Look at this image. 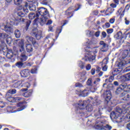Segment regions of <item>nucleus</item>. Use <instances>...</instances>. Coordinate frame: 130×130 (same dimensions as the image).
<instances>
[{
  "label": "nucleus",
  "mask_w": 130,
  "mask_h": 130,
  "mask_svg": "<svg viewBox=\"0 0 130 130\" xmlns=\"http://www.w3.org/2000/svg\"><path fill=\"white\" fill-rule=\"evenodd\" d=\"M94 127L95 129L98 130L112 129V126L108 124H106V120H105V119H103L102 118L99 117H98L96 120Z\"/></svg>",
  "instance_id": "f257e3e1"
},
{
  "label": "nucleus",
  "mask_w": 130,
  "mask_h": 130,
  "mask_svg": "<svg viewBox=\"0 0 130 130\" xmlns=\"http://www.w3.org/2000/svg\"><path fill=\"white\" fill-rule=\"evenodd\" d=\"M116 95H118L120 98H122L121 100L123 101H128L130 100V93H126L122 88L117 87L115 91Z\"/></svg>",
  "instance_id": "f03ea898"
},
{
  "label": "nucleus",
  "mask_w": 130,
  "mask_h": 130,
  "mask_svg": "<svg viewBox=\"0 0 130 130\" xmlns=\"http://www.w3.org/2000/svg\"><path fill=\"white\" fill-rule=\"evenodd\" d=\"M18 46L20 47L19 51L21 52L20 56V61H26L28 59V56L26 55V51H25V43L24 40L22 39L18 43Z\"/></svg>",
  "instance_id": "7ed1b4c3"
},
{
  "label": "nucleus",
  "mask_w": 130,
  "mask_h": 130,
  "mask_svg": "<svg viewBox=\"0 0 130 130\" xmlns=\"http://www.w3.org/2000/svg\"><path fill=\"white\" fill-rule=\"evenodd\" d=\"M104 96L105 97L104 101L105 108H110L112 105V102H111V91L110 90L105 91Z\"/></svg>",
  "instance_id": "20e7f679"
},
{
  "label": "nucleus",
  "mask_w": 130,
  "mask_h": 130,
  "mask_svg": "<svg viewBox=\"0 0 130 130\" xmlns=\"http://www.w3.org/2000/svg\"><path fill=\"white\" fill-rule=\"evenodd\" d=\"M119 113V114H118ZM122 113V109L117 108L116 112L113 111L110 114V117L112 119H116L117 122H121V119H122L120 115Z\"/></svg>",
  "instance_id": "39448f33"
},
{
  "label": "nucleus",
  "mask_w": 130,
  "mask_h": 130,
  "mask_svg": "<svg viewBox=\"0 0 130 130\" xmlns=\"http://www.w3.org/2000/svg\"><path fill=\"white\" fill-rule=\"evenodd\" d=\"M77 104L78 106L76 110V113L78 114L79 116H85L86 113L81 111L83 109H85L86 106L85 105V101L83 102L82 100H79V103Z\"/></svg>",
  "instance_id": "423d86ee"
},
{
  "label": "nucleus",
  "mask_w": 130,
  "mask_h": 130,
  "mask_svg": "<svg viewBox=\"0 0 130 130\" xmlns=\"http://www.w3.org/2000/svg\"><path fill=\"white\" fill-rule=\"evenodd\" d=\"M30 35L35 37L37 40H40L42 38V31L38 30L37 28H35L31 31Z\"/></svg>",
  "instance_id": "0eeeda50"
},
{
  "label": "nucleus",
  "mask_w": 130,
  "mask_h": 130,
  "mask_svg": "<svg viewBox=\"0 0 130 130\" xmlns=\"http://www.w3.org/2000/svg\"><path fill=\"white\" fill-rule=\"evenodd\" d=\"M25 39L26 41L29 43V44H31L33 45L34 47L37 49L38 47L39 46V43L36 41V39L34 38L31 36H26L25 37Z\"/></svg>",
  "instance_id": "6e6552de"
},
{
  "label": "nucleus",
  "mask_w": 130,
  "mask_h": 130,
  "mask_svg": "<svg viewBox=\"0 0 130 130\" xmlns=\"http://www.w3.org/2000/svg\"><path fill=\"white\" fill-rule=\"evenodd\" d=\"M24 4L25 8H23V12L22 11H19L17 13V17H19V18L25 17V15H27V13H29V10L27 8L29 6V3L28 2H25Z\"/></svg>",
  "instance_id": "1a4fd4ad"
},
{
  "label": "nucleus",
  "mask_w": 130,
  "mask_h": 130,
  "mask_svg": "<svg viewBox=\"0 0 130 130\" xmlns=\"http://www.w3.org/2000/svg\"><path fill=\"white\" fill-rule=\"evenodd\" d=\"M78 7L74 9L72 12L68 11L66 10L64 12V16H66L67 19H70L74 16V14H75V12H77V11H79V9H81V7L82 6L81 5H77Z\"/></svg>",
  "instance_id": "9d476101"
},
{
  "label": "nucleus",
  "mask_w": 130,
  "mask_h": 130,
  "mask_svg": "<svg viewBox=\"0 0 130 130\" xmlns=\"http://www.w3.org/2000/svg\"><path fill=\"white\" fill-rule=\"evenodd\" d=\"M17 21L19 22H22V23H24L25 21V26L24 27V29L25 31H27L28 29H29V27H30V25H31V23H32V21L30 20L25 19L23 18H17Z\"/></svg>",
  "instance_id": "9b49d317"
},
{
  "label": "nucleus",
  "mask_w": 130,
  "mask_h": 130,
  "mask_svg": "<svg viewBox=\"0 0 130 130\" xmlns=\"http://www.w3.org/2000/svg\"><path fill=\"white\" fill-rule=\"evenodd\" d=\"M38 12L39 15L42 17H45L49 15V12H48V10H47V9L44 7L39 8L38 9Z\"/></svg>",
  "instance_id": "f8f14e48"
},
{
  "label": "nucleus",
  "mask_w": 130,
  "mask_h": 130,
  "mask_svg": "<svg viewBox=\"0 0 130 130\" xmlns=\"http://www.w3.org/2000/svg\"><path fill=\"white\" fill-rule=\"evenodd\" d=\"M20 92H25L23 94V96L25 98H29L32 96V93H33V90L30 89L28 90V88H22L20 90Z\"/></svg>",
  "instance_id": "ddd939ff"
},
{
  "label": "nucleus",
  "mask_w": 130,
  "mask_h": 130,
  "mask_svg": "<svg viewBox=\"0 0 130 130\" xmlns=\"http://www.w3.org/2000/svg\"><path fill=\"white\" fill-rule=\"evenodd\" d=\"M96 47L93 48H91L90 47H86L85 48V51L88 52L89 54H93V55H96V53L98 52V50L96 49Z\"/></svg>",
  "instance_id": "4468645a"
},
{
  "label": "nucleus",
  "mask_w": 130,
  "mask_h": 130,
  "mask_svg": "<svg viewBox=\"0 0 130 130\" xmlns=\"http://www.w3.org/2000/svg\"><path fill=\"white\" fill-rule=\"evenodd\" d=\"M23 86H24L23 85V82L22 81H18L11 84V87L14 89H21Z\"/></svg>",
  "instance_id": "2eb2a0df"
},
{
  "label": "nucleus",
  "mask_w": 130,
  "mask_h": 130,
  "mask_svg": "<svg viewBox=\"0 0 130 130\" xmlns=\"http://www.w3.org/2000/svg\"><path fill=\"white\" fill-rule=\"evenodd\" d=\"M100 45L101 46V50L102 52H106L108 50V45L105 43L104 41H100Z\"/></svg>",
  "instance_id": "dca6fc26"
},
{
  "label": "nucleus",
  "mask_w": 130,
  "mask_h": 130,
  "mask_svg": "<svg viewBox=\"0 0 130 130\" xmlns=\"http://www.w3.org/2000/svg\"><path fill=\"white\" fill-rule=\"evenodd\" d=\"M27 102H19L18 104H17V106L19 107L18 108L17 111H22V110H24L26 107H27Z\"/></svg>",
  "instance_id": "f3484780"
},
{
  "label": "nucleus",
  "mask_w": 130,
  "mask_h": 130,
  "mask_svg": "<svg viewBox=\"0 0 130 130\" xmlns=\"http://www.w3.org/2000/svg\"><path fill=\"white\" fill-rule=\"evenodd\" d=\"M21 77L22 78H27L30 76V70L29 69H24L20 72Z\"/></svg>",
  "instance_id": "a211bd4d"
},
{
  "label": "nucleus",
  "mask_w": 130,
  "mask_h": 130,
  "mask_svg": "<svg viewBox=\"0 0 130 130\" xmlns=\"http://www.w3.org/2000/svg\"><path fill=\"white\" fill-rule=\"evenodd\" d=\"M96 58V55H91V54H87L85 56V61H93Z\"/></svg>",
  "instance_id": "6ab92c4d"
},
{
  "label": "nucleus",
  "mask_w": 130,
  "mask_h": 130,
  "mask_svg": "<svg viewBox=\"0 0 130 130\" xmlns=\"http://www.w3.org/2000/svg\"><path fill=\"white\" fill-rule=\"evenodd\" d=\"M20 99L21 98L19 97L14 98L13 96H8L7 98V100H8L9 102H11L12 103L19 102Z\"/></svg>",
  "instance_id": "aec40b11"
},
{
  "label": "nucleus",
  "mask_w": 130,
  "mask_h": 130,
  "mask_svg": "<svg viewBox=\"0 0 130 130\" xmlns=\"http://www.w3.org/2000/svg\"><path fill=\"white\" fill-rule=\"evenodd\" d=\"M4 31L6 32V33H13L14 32V28L12 26H10L7 25H4Z\"/></svg>",
  "instance_id": "412c9836"
},
{
  "label": "nucleus",
  "mask_w": 130,
  "mask_h": 130,
  "mask_svg": "<svg viewBox=\"0 0 130 130\" xmlns=\"http://www.w3.org/2000/svg\"><path fill=\"white\" fill-rule=\"evenodd\" d=\"M25 49L28 53H31V52H33V46L31 44H27L25 45Z\"/></svg>",
  "instance_id": "4be33fe9"
},
{
  "label": "nucleus",
  "mask_w": 130,
  "mask_h": 130,
  "mask_svg": "<svg viewBox=\"0 0 130 130\" xmlns=\"http://www.w3.org/2000/svg\"><path fill=\"white\" fill-rule=\"evenodd\" d=\"M13 56H14V52H13V50L10 49H8L6 54V57L8 59H11Z\"/></svg>",
  "instance_id": "5701e85b"
},
{
  "label": "nucleus",
  "mask_w": 130,
  "mask_h": 130,
  "mask_svg": "<svg viewBox=\"0 0 130 130\" xmlns=\"http://www.w3.org/2000/svg\"><path fill=\"white\" fill-rule=\"evenodd\" d=\"M117 13H118V15L120 16V18L121 19V18H123V16H124V13H125V11L123 10V7H121L117 11Z\"/></svg>",
  "instance_id": "b1692460"
},
{
  "label": "nucleus",
  "mask_w": 130,
  "mask_h": 130,
  "mask_svg": "<svg viewBox=\"0 0 130 130\" xmlns=\"http://www.w3.org/2000/svg\"><path fill=\"white\" fill-rule=\"evenodd\" d=\"M122 59H124L126 57H130V53L128 50H125L123 51L121 55Z\"/></svg>",
  "instance_id": "393cba45"
},
{
  "label": "nucleus",
  "mask_w": 130,
  "mask_h": 130,
  "mask_svg": "<svg viewBox=\"0 0 130 130\" xmlns=\"http://www.w3.org/2000/svg\"><path fill=\"white\" fill-rule=\"evenodd\" d=\"M130 80V73L125 74L122 76L121 81L126 82V81Z\"/></svg>",
  "instance_id": "a878e982"
},
{
  "label": "nucleus",
  "mask_w": 130,
  "mask_h": 130,
  "mask_svg": "<svg viewBox=\"0 0 130 130\" xmlns=\"http://www.w3.org/2000/svg\"><path fill=\"white\" fill-rule=\"evenodd\" d=\"M28 18L29 20H34L36 18H39V14L38 13H34L32 12H30L28 15Z\"/></svg>",
  "instance_id": "bb28decb"
},
{
  "label": "nucleus",
  "mask_w": 130,
  "mask_h": 130,
  "mask_svg": "<svg viewBox=\"0 0 130 130\" xmlns=\"http://www.w3.org/2000/svg\"><path fill=\"white\" fill-rule=\"evenodd\" d=\"M13 0H6V2L7 4H10L12 3ZM23 2V0H14V4L16 6H20L21 4H22V2Z\"/></svg>",
  "instance_id": "cd10ccee"
},
{
  "label": "nucleus",
  "mask_w": 130,
  "mask_h": 130,
  "mask_svg": "<svg viewBox=\"0 0 130 130\" xmlns=\"http://www.w3.org/2000/svg\"><path fill=\"white\" fill-rule=\"evenodd\" d=\"M47 19H48V18H47V16H43L42 18L40 19V24H41L42 26H43V25L46 24Z\"/></svg>",
  "instance_id": "c85d7f7f"
},
{
  "label": "nucleus",
  "mask_w": 130,
  "mask_h": 130,
  "mask_svg": "<svg viewBox=\"0 0 130 130\" xmlns=\"http://www.w3.org/2000/svg\"><path fill=\"white\" fill-rule=\"evenodd\" d=\"M120 70V68H114L113 71L112 72V75L114 76L118 75V74H120V72H121V71Z\"/></svg>",
  "instance_id": "c756f323"
},
{
  "label": "nucleus",
  "mask_w": 130,
  "mask_h": 130,
  "mask_svg": "<svg viewBox=\"0 0 130 130\" xmlns=\"http://www.w3.org/2000/svg\"><path fill=\"white\" fill-rule=\"evenodd\" d=\"M86 74L84 73H81V77L80 78V82H81L82 83H84L85 81H86Z\"/></svg>",
  "instance_id": "7c9ffc66"
},
{
  "label": "nucleus",
  "mask_w": 130,
  "mask_h": 130,
  "mask_svg": "<svg viewBox=\"0 0 130 130\" xmlns=\"http://www.w3.org/2000/svg\"><path fill=\"white\" fill-rule=\"evenodd\" d=\"M98 43L97 39L92 38L89 42L88 45H95Z\"/></svg>",
  "instance_id": "2f4dec72"
},
{
  "label": "nucleus",
  "mask_w": 130,
  "mask_h": 130,
  "mask_svg": "<svg viewBox=\"0 0 130 130\" xmlns=\"http://www.w3.org/2000/svg\"><path fill=\"white\" fill-rule=\"evenodd\" d=\"M35 3H32L31 4H30L28 3V9L30 10V11H36V6L34 5Z\"/></svg>",
  "instance_id": "473e14b6"
},
{
  "label": "nucleus",
  "mask_w": 130,
  "mask_h": 130,
  "mask_svg": "<svg viewBox=\"0 0 130 130\" xmlns=\"http://www.w3.org/2000/svg\"><path fill=\"white\" fill-rule=\"evenodd\" d=\"M117 39H120L121 40L123 39V36L122 35V32L119 31L116 35Z\"/></svg>",
  "instance_id": "72a5a7b5"
},
{
  "label": "nucleus",
  "mask_w": 130,
  "mask_h": 130,
  "mask_svg": "<svg viewBox=\"0 0 130 130\" xmlns=\"http://www.w3.org/2000/svg\"><path fill=\"white\" fill-rule=\"evenodd\" d=\"M86 110L88 111V112H91V111H93V105L91 104H88L86 106Z\"/></svg>",
  "instance_id": "f704fd0d"
},
{
  "label": "nucleus",
  "mask_w": 130,
  "mask_h": 130,
  "mask_svg": "<svg viewBox=\"0 0 130 130\" xmlns=\"http://www.w3.org/2000/svg\"><path fill=\"white\" fill-rule=\"evenodd\" d=\"M14 35L16 38H20L21 37V31L19 29H16L15 30Z\"/></svg>",
  "instance_id": "c9c22d12"
},
{
  "label": "nucleus",
  "mask_w": 130,
  "mask_h": 130,
  "mask_svg": "<svg viewBox=\"0 0 130 130\" xmlns=\"http://www.w3.org/2000/svg\"><path fill=\"white\" fill-rule=\"evenodd\" d=\"M81 95L83 97H86L89 95V90L84 89L81 92Z\"/></svg>",
  "instance_id": "e433bc0d"
},
{
  "label": "nucleus",
  "mask_w": 130,
  "mask_h": 130,
  "mask_svg": "<svg viewBox=\"0 0 130 130\" xmlns=\"http://www.w3.org/2000/svg\"><path fill=\"white\" fill-rule=\"evenodd\" d=\"M23 61H19V62H17L16 63V67H17L18 68H23V67H24V63H23Z\"/></svg>",
  "instance_id": "4c0bfd02"
},
{
  "label": "nucleus",
  "mask_w": 130,
  "mask_h": 130,
  "mask_svg": "<svg viewBox=\"0 0 130 130\" xmlns=\"http://www.w3.org/2000/svg\"><path fill=\"white\" fill-rule=\"evenodd\" d=\"M109 59V58L108 57H106L102 61V66L106 65L107 63H108V60Z\"/></svg>",
  "instance_id": "58836bf2"
},
{
  "label": "nucleus",
  "mask_w": 130,
  "mask_h": 130,
  "mask_svg": "<svg viewBox=\"0 0 130 130\" xmlns=\"http://www.w3.org/2000/svg\"><path fill=\"white\" fill-rule=\"evenodd\" d=\"M130 106V103H126L122 105V108L123 109H127V108H129Z\"/></svg>",
  "instance_id": "ea45409f"
},
{
  "label": "nucleus",
  "mask_w": 130,
  "mask_h": 130,
  "mask_svg": "<svg viewBox=\"0 0 130 130\" xmlns=\"http://www.w3.org/2000/svg\"><path fill=\"white\" fill-rule=\"evenodd\" d=\"M37 71H38V68L36 67L31 69L30 73L32 74H37Z\"/></svg>",
  "instance_id": "a19ab883"
},
{
  "label": "nucleus",
  "mask_w": 130,
  "mask_h": 130,
  "mask_svg": "<svg viewBox=\"0 0 130 130\" xmlns=\"http://www.w3.org/2000/svg\"><path fill=\"white\" fill-rule=\"evenodd\" d=\"M127 86V84L126 83H123L119 86V87L122 88L123 90H124V89H126Z\"/></svg>",
  "instance_id": "79ce46f5"
},
{
  "label": "nucleus",
  "mask_w": 130,
  "mask_h": 130,
  "mask_svg": "<svg viewBox=\"0 0 130 130\" xmlns=\"http://www.w3.org/2000/svg\"><path fill=\"white\" fill-rule=\"evenodd\" d=\"M94 116L95 117H97V116H101V114L100 113V110H95L94 113Z\"/></svg>",
  "instance_id": "37998d69"
},
{
  "label": "nucleus",
  "mask_w": 130,
  "mask_h": 130,
  "mask_svg": "<svg viewBox=\"0 0 130 130\" xmlns=\"http://www.w3.org/2000/svg\"><path fill=\"white\" fill-rule=\"evenodd\" d=\"M8 93L14 95V94H16V93H17V90L16 89H11L8 90Z\"/></svg>",
  "instance_id": "c03bdc74"
},
{
  "label": "nucleus",
  "mask_w": 130,
  "mask_h": 130,
  "mask_svg": "<svg viewBox=\"0 0 130 130\" xmlns=\"http://www.w3.org/2000/svg\"><path fill=\"white\" fill-rule=\"evenodd\" d=\"M78 66L80 69H83L85 68V62L80 61Z\"/></svg>",
  "instance_id": "a18cd8bd"
},
{
  "label": "nucleus",
  "mask_w": 130,
  "mask_h": 130,
  "mask_svg": "<svg viewBox=\"0 0 130 130\" xmlns=\"http://www.w3.org/2000/svg\"><path fill=\"white\" fill-rule=\"evenodd\" d=\"M86 84L87 86L92 87V78H89L87 81Z\"/></svg>",
  "instance_id": "49530a36"
},
{
  "label": "nucleus",
  "mask_w": 130,
  "mask_h": 130,
  "mask_svg": "<svg viewBox=\"0 0 130 130\" xmlns=\"http://www.w3.org/2000/svg\"><path fill=\"white\" fill-rule=\"evenodd\" d=\"M62 30V29L61 28H57L56 31V33H57V34H58V35L56 36V39H57V38L58 37V36L61 32Z\"/></svg>",
  "instance_id": "de8ad7c7"
},
{
  "label": "nucleus",
  "mask_w": 130,
  "mask_h": 130,
  "mask_svg": "<svg viewBox=\"0 0 130 130\" xmlns=\"http://www.w3.org/2000/svg\"><path fill=\"white\" fill-rule=\"evenodd\" d=\"M8 35L6 33H0V39H5Z\"/></svg>",
  "instance_id": "09e8293b"
},
{
  "label": "nucleus",
  "mask_w": 130,
  "mask_h": 130,
  "mask_svg": "<svg viewBox=\"0 0 130 130\" xmlns=\"http://www.w3.org/2000/svg\"><path fill=\"white\" fill-rule=\"evenodd\" d=\"M75 87H76V88H82L83 86L81 83L77 82L75 84Z\"/></svg>",
  "instance_id": "8fccbe9b"
},
{
  "label": "nucleus",
  "mask_w": 130,
  "mask_h": 130,
  "mask_svg": "<svg viewBox=\"0 0 130 130\" xmlns=\"http://www.w3.org/2000/svg\"><path fill=\"white\" fill-rule=\"evenodd\" d=\"M24 67H31L32 66V63L30 62H24Z\"/></svg>",
  "instance_id": "3c124183"
},
{
  "label": "nucleus",
  "mask_w": 130,
  "mask_h": 130,
  "mask_svg": "<svg viewBox=\"0 0 130 130\" xmlns=\"http://www.w3.org/2000/svg\"><path fill=\"white\" fill-rule=\"evenodd\" d=\"M113 32V28H108L107 29V33L108 34H111Z\"/></svg>",
  "instance_id": "603ef678"
},
{
  "label": "nucleus",
  "mask_w": 130,
  "mask_h": 130,
  "mask_svg": "<svg viewBox=\"0 0 130 130\" xmlns=\"http://www.w3.org/2000/svg\"><path fill=\"white\" fill-rule=\"evenodd\" d=\"M6 106V103L3 101H0V107L1 108H4Z\"/></svg>",
  "instance_id": "864d4df0"
},
{
  "label": "nucleus",
  "mask_w": 130,
  "mask_h": 130,
  "mask_svg": "<svg viewBox=\"0 0 130 130\" xmlns=\"http://www.w3.org/2000/svg\"><path fill=\"white\" fill-rule=\"evenodd\" d=\"M114 22H115V17H114L113 18L110 19L109 23H110V24H114Z\"/></svg>",
  "instance_id": "5fc2aeb1"
},
{
  "label": "nucleus",
  "mask_w": 130,
  "mask_h": 130,
  "mask_svg": "<svg viewBox=\"0 0 130 130\" xmlns=\"http://www.w3.org/2000/svg\"><path fill=\"white\" fill-rule=\"evenodd\" d=\"M129 8H130V4H127L124 9V12H125V11H128L129 10Z\"/></svg>",
  "instance_id": "6e6d98bb"
},
{
  "label": "nucleus",
  "mask_w": 130,
  "mask_h": 130,
  "mask_svg": "<svg viewBox=\"0 0 130 130\" xmlns=\"http://www.w3.org/2000/svg\"><path fill=\"white\" fill-rule=\"evenodd\" d=\"M42 5H45V6H47L48 5V0H43L41 2Z\"/></svg>",
  "instance_id": "4d7b16f0"
},
{
  "label": "nucleus",
  "mask_w": 130,
  "mask_h": 130,
  "mask_svg": "<svg viewBox=\"0 0 130 130\" xmlns=\"http://www.w3.org/2000/svg\"><path fill=\"white\" fill-rule=\"evenodd\" d=\"M113 80H114V76H110L109 78V83H112Z\"/></svg>",
  "instance_id": "13d9d810"
},
{
  "label": "nucleus",
  "mask_w": 130,
  "mask_h": 130,
  "mask_svg": "<svg viewBox=\"0 0 130 130\" xmlns=\"http://www.w3.org/2000/svg\"><path fill=\"white\" fill-rule=\"evenodd\" d=\"M24 8H25V5L23 6H22V5H20L18 7H17V10L18 11H21V10H24Z\"/></svg>",
  "instance_id": "bf43d9fd"
},
{
  "label": "nucleus",
  "mask_w": 130,
  "mask_h": 130,
  "mask_svg": "<svg viewBox=\"0 0 130 130\" xmlns=\"http://www.w3.org/2000/svg\"><path fill=\"white\" fill-rule=\"evenodd\" d=\"M107 69H108V66L107 65H103V72H106L107 71Z\"/></svg>",
  "instance_id": "052dcab7"
},
{
  "label": "nucleus",
  "mask_w": 130,
  "mask_h": 130,
  "mask_svg": "<svg viewBox=\"0 0 130 130\" xmlns=\"http://www.w3.org/2000/svg\"><path fill=\"white\" fill-rule=\"evenodd\" d=\"M91 67L90 64H87L85 67L86 71H90V70H91Z\"/></svg>",
  "instance_id": "680f3d73"
},
{
  "label": "nucleus",
  "mask_w": 130,
  "mask_h": 130,
  "mask_svg": "<svg viewBox=\"0 0 130 130\" xmlns=\"http://www.w3.org/2000/svg\"><path fill=\"white\" fill-rule=\"evenodd\" d=\"M96 72V69L95 68H93L90 71V73L91 74V75L93 76L94 75H95V73Z\"/></svg>",
  "instance_id": "e2e57ef3"
},
{
  "label": "nucleus",
  "mask_w": 130,
  "mask_h": 130,
  "mask_svg": "<svg viewBox=\"0 0 130 130\" xmlns=\"http://www.w3.org/2000/svg\"><path fill=\"white\" fill-rule=\"evenodd\" d=\"M100 71H101V68H100L98 66H96V70H95L96 72V73H99V72H100Z\"/></svg>",
  "instance_id": "0e129e2a"
},
{
  "label": "nucleus",
  "mask_w": 130,
  "mask_h": 130,
  "mask_svg": "<svg viewBox=\"0 0 130 130\" xmlns=\"http://www.w3.org/2000/svg\"><path fill=\"white\" fill-rule=\"evenodd\" d=\"M110 7H111V8H113V9H114L115 8H116V7H117V4H115V3H111L110 4Z\"/></svg>",
  "instance_id": "69168bd1"
},
{
  "label": "nucleus",
  "mask_w": 130,
  "mask_h": 130,
  "mask_svg": "<svg viewBox=\"0 0 130 130\" xmlns=\"http://www.w3.org/2000/svg\"><path fill=\"white\" fill-rule=\"evenodd\" d=\"M72 2V0H64L63 3L65 4V5H68V4H70Z\"/></svg>",
  "instance_id": "338daca9"
},
{
  "label": "nucleus",
  "mask_w": 130,
  "mask_h": 130,
  "mask_svg": "<svg viewBox=\"0 0 130 130\" xmlns=\"http://www.w3.org/2000/svg\"><path fill=\"white\" fill-rule=\"evenodd\" d=\"M106 28H109L110 27V23L109 22H106L105 23Z\"/></svg>",
  "instance_id": "774afa93"
}]
</instances>
